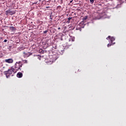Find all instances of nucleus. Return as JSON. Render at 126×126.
I'll list each match as a JSON object with an SVG mask.
<instances>
[{"mask_svg": "<svg viewBox=\"0 0 126 126\" xmlns=\"http://www.w3.org/2000/svg\"><path fill=\"white\" fill-rule=\"evenodd\" d=\"M16 72V70L14 68H11V69H9L7 71H5L4 72V74L6 75V78H8L11 74L13 73H15Z\"/></svg>", "mask_w": 126, "mask_h": 126, "instance_id": "nucleus-1", "label": "nucleus"}, {"mask_svg": "<svg viewBox=\"0 0 126 126\" xmlns=\"http://www.w3.org/2000/svg\"><path fill=\"white\" fill-rule=\"evenodd\" d=\"M22 65H23V64H21V63H20H20H16L15 64V65H14L15 70L16 71H17V70H19V69L20 70H21V67H22Z\"/></svg>", "mask_w": 126, "mask_h": 126, "instance_id": "nucleus-2", "label": "nucleus"}, {"mask_svg": "<svg viewBox=\"0 0 126 126\" xmlns=\"http://www.w3.org/2000/svg\"><path fill=\"white\" fill-rule=\"evenodd\" d=\"M50 59H51V61L50 62H47V64H52V63H53L54 62H55V61H57V59L56 55L50 56Z\"/></svg>", "mask_w": 126, "mask_h": 126, "instance_id": "nucleus-3", "label": "nucleus"}, {"mask_svg": "<svg viewBox=\"0 0 126 126\" xmlns=\"http://www.w3.org/2000/svg\"><path fill=\"white\" fill-rule=\"evenodd\" d=\"M107 40L108 39H110V42L111 43V44H107V47H109V46H112V45H114L115 43H113V42L115 40V37H111V36H108L107 38H106Z\"/></svg>", "mask_w": 126, "mask_h": 126, "instance_id": "nucleus-4", "label": "nucleus"}, {"mask_svg": "<svg viewBox=\"0 0 126 126\" xmlns=\"http://www.w3.org/2000/svg\"><path fill=\"white\" fill-rule=\"evenodd\" d=\"M32 53L31 52H23V57L24 58H28L32 56Z\"/></svg>", "mask_w": 126, "mask_h": 126, "instance_id": "nucleus-5", "label": "nucleus"}, {"mask_svg": "<svg viewBox=\"0 0 126 126\" xmlns=\"http://www.w3.org/2000/svg\"><path fill=\"white\" fill-rule=\"evenodd\" d=\"M5 62L7 63H13V60L12 59H8L5 60Z\"/></svg>", "mask_w": 126, "mask_h": 126, "instance_id": "nucleus-6", "label": "nucleus"}, {"mask_svg": "<svg viewBox=\"0 0 126 126\" xmlns=\"http://www.w3.org/2000/svg\"><path fill=\"white\" fill-rule=\"evenodd\" d=\"M22 76H23V74H22V73L21 72H18L17 74V77H18V78H21V77H22Z\"/></svg>", "mask_w": 126, "mask_h": 126, "instance_id": "nucleus-7", "label": "nucleus"}, {"mask_svg": "<svg viewBox=\"0 0 126 126\" xmlns=\"http://www.w3.org/2000/svg\"><path fill=\"white\" fill-rule=\"evenodd\" d=\"M10 30H11L12 31H15L16 29H15L14 27H10Z\"/></svg>", "mask_w": 126, "mask_h": 126, "instance_id": "nucleus-8", "label": "nucleus"}, {"mask_svg": "<svg viewBox=\"0 0 126 126\" xmlns=\"http://www.w3.org/2000/svg\"><path fill=\"white\" fill-rule=\"evenodd\" d=\"M20 51H23V50H25V47L24 46H22L19 47Z\"/></svg>", "mask_w": 126, "mask_h": 126, "instance_id": "nucleus-9", "label": "nucleus"}, {"mask_svg": "<svg viewBox=\"0 0 126 126\" xmlns=\"http://www.w3.org/2000/svg\"><path fill=\"white\" fill-rule=\"evenodd\" d=\"M6 12L7 13H11V11H10V10H7L6 11Z\"/></svg>", "mask_w": 126, "mask_h": 126, "instance_id": "nucleus-10", "label": "nucleus"}, {"mask_svg": "<svg viewBox=\"0 0 126 126\" xmlns=\"http://www.w3.org/2000/svg\"><path fill=\"white\" fill-rule=\"evenodd\" d=\"M23 62L24 63H28V61L26 60H23Z\"/></svg>", "mask_w": 126, "mask_h": 126, "instance_id": "nucleus-11", "label": "nucleus"}, {"mask_svg": "<svg viewBox=\"0 0 126 126\" xmlns=\"http://www.w3.org/2000/svg\"><path fill=\"white\" fill-rule=\"evenodd\" d=\"M57 49V46H55V47H52V50H56Z\"/></svg>", "mask_w": 126, "mask_h": 126, "instance_id": "nucleus-12", "label": "nucleus"}, {"mask_svg": "<svg viewBox=\"0 0 126 126\" xmlns=\"http://www.w3.org/2000/svg\"><path fill=\"white\" fill-rule=\"evenodd\" d=\"M94 0H90V1L91 2V3H93L94 2Z\"/></svg>", "mask_w": 126, "mask_h": 126, "instance_id": "nucleus-13", "label": "nucleus"}, {"mask_svg": "<svg viewBox=\"0 0 126 126\" xmlns=\"http://www.w3.org/2000/svg\"><path fill=\"white\" fill-rule=\"evenodd\" d=\"M83 20H86L87 19V16H86L85 17L83 18Z\"/></svg>", "mask_w": 126, "mask_h": 126, "instance_id": "nucleus-14", "label": "nucleus"}, {"mask_svg": "<svg viewBox=\"0 0 126 126\" xmlns=\"http://www.w3.org/2000/svg\"><path fill=\"white\" fill-rule=\"evenodd\" d=\"M44 34H47L48 33V31H45L43 32Z\"/></svg>", "mask_w": 126, "mask_h": 126, "instance_id": "nucleus-15", "label": "nucleus"}, {"mask_svg": "<svg viewBox=\"0 0 126 126\" xmlns=\"http://www.w3.org/2000/svg\"><path fill=\"white\" fill-rule=\"evenodd\" d=\"M72 18H71V17H69L68 18V20H69V21H70V20H71V19H72Z\"/></svg>", "mask_w": 126, "mask_h": 126, "instance_id": "nucleus-16", "label": "nucleus"}, {"mask_svg": "<svg viewBox=\"0 0 126 126\" xmlns=\"http://www.w3.org/2000/svg\"><path fill=\"white\" fill-rule=\"evenodd\" d=\"M3 42L4 43H6V42H7V40L5 39Z\"/></svg>", "mask_w": 126, "mask_h": 126, "instance_id": "nucleus-17", "label": "nucleus"}, {"mask_svg": "<svg viewBox=\"0 0 126 126\" xmlns=\"http://www.w3.org/2000/svg\"><path fill=\"white\" fill-rule=\"evenodd\" d=\"M38 59L39 60V61H41V57H38Z\"/></svg>", "mask_w": 126, "mask_h": 126, "instance_id": "nucleus-18", "label": "nucleus"}, {"mask_svg": "<svg viewBox=\"0 0 126 126\" xmlns=\"http://www.w3.org/2000/svg\"><path fill=\"white\" fill-rule=\"evenodd\" d=\"M72 2V0L70 1V3H71Z\"/></svg>", "mask_w": 126, "mask_h": 126, "instance_id": "nucleus-19", "label": "nucleus"}, {"mask_svg": "<svg viewBox=\"0 0 126 126\" xmlns=\"http://www.w3.org/2000/svg\"><path fill=\"white\" fill-rule=\"evenodd\" d=\"M61 30V28H58V30Z\"/></svg>", "mask_w": 126, "mask_h": 126, "instance_id": "nucleus-20", "label": "nucleus"}, {"mask_svg": "<svg viewBox=\"0 0 126 126\" xmlns=\"http://www.w3.org/2000/svg\"><path fill=\"white\" fill-rule=\"evenodd\" d=\"M98 5L101 6V5H102V4H99Z\"/></svg>", "mask_w": 126, "mask_h": 126, "instance_id": "nucleus-21", "label": "nucleus"}, {"mask_svg": "<svg viewBox=\"0 0 126 126\" xmlns=\"http://www.w3.org/2000/svg\"><path fill=\"white\" fill-rule=\"evenodd\" d=\"M58 7H61V6H59Z\"/></svg>", "mask_w": 126, "mask_h": 126, "instance_id": "nucleus-22", "label": "nucleus"}, {"mask_svg": "<svg viewBox=\"0 0 126 126\" xmlns=\"http://www.w3.org/2000/svg\"><path fill=\"white\" fill-rule=\"evenodd\" d=\"M118 5H121L120 4H118Z\"/></svg>", "mask_w": 126, "mask_h": 126, "instance_id": "nucleus-23", "label": "nucleus"}, {"mask_svg": "<svg viewBox=\"0 0 126 126\" xmlns=\"http://www.w3.org/2000/svg\"><path fill=\"white\" fill-rule=\"evenodd\" d=\"M47 8H48V7H46Z\"/></svg>", "mask_w": 126, "mask_h": 126, "instance_id": "nucleus-24", "label": "nucleus"}]
</instances>
